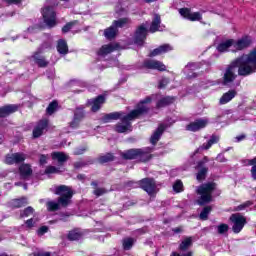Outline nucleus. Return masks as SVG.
<instances>
[{
    "mask_svg": "<svg viewBox=\"0 0 256 256\" xmlns=\"http://www.w3.org/2000/svg\"><path fill=\"white\" fill-rule=\"evenodd\" d=\"M51 157L54 161H58V163H65L69 159V156L63 152H54Z\"/></svg>",
    "mask_w": 256,
    "mask_h": 256,
    "instance_id": "cd10ccee",
    "label": "nucleus"
},
{
    "mask_svg": "<svg viewBox=\"0 0 256 256\" xmlns=\"http://www.w3.org/2000/svg\"><path fill=\"white\" fill-rule=\"evenodd\" d=\"M173 189L175 193H181L183 191V182L181 180H177L173 185Z\"/></svg>",
    "mask_w": 256,
    "mask_h": 256,
    "instance_id": "79ce46f5",
    "label": "nucleus"
},
{
    "mask_svg": "<svg viewBox=\"0 0 256 256\" xmlns=\"http://www.w3.org/2000/svg\"><path fill=\"white\" fill-rule=\"evenodd\" d=\"M169 51H173V46L170 44H163L158 48L152 50L149 54V57H157L159 55H165V53H169Z\"/></svg>",
    "mask_w": 256,
    "mask_h": 256,
    "instance_id": "dca6fc26",
    "label": "nucleus"
},
{
    "mask_svg": "<svg viewBox=\"0 0 256 256\" xmlns=\"http://www.w3.org/2000/svg\"><path fill=\"white\" fill-rule=\"evenodd\" d=\"M73 28V23H68L66 24L63 28L62 31L64 33H69V31H71V29Z\"/></svg>",
    "mask_w": 256,
    "mask_h": 256,
    "instance_id": "8fccbe9b",
    "label": "nucleus"
},
{
    "mask_svg": "<svg viewBox=\"0 0 256 256\" xmlns=\"http://www.w3.org/2000/svg\"><path fill=\"white\" fill-rule=\"evenodd\" d=\"M17 109H19V106H17V105H6V106L1 107L0 108V119L11 115V113H15V111H17Z\"/></svg>",
    "mask_w": 256,
    "mask_h": 256,
    "instance_id": "aec40b11",
    "label": "nucleus"
},
{
    "mask_svg": "<svg viewBox=\"0 0 256 256\" xmlns=\"http://www.w3.org/2000/svg\"><path fill=\"white\" fill-rule=\"evenodd\" d=\"M27 159V156L24 153H13V154H8L5 159V163L7 165H15L19 163H23Z\"/></svg>",
    "mask_w": 256,
    "mask_h": 256,
    "instance_id": "f8f14e48",
    "label": "nucleus"
},
{
    "mask_svg": "<svg viewBox=\"0 0 256 256\" xmlns=\"http://www.w3.org/2000/svg\"><path fill=\"white\" fill-rule=\"evenodd\" d=\"M103 103H105V96L103 95H100L97 98L91 100L90 101V105H92L91 111H93V113H97V111L101 109V105H103Z\"/></svg>",
    "mask_w": 256,
    "mask_h": 256,
    "instance_id": "6ab92c4d",
    "label": "nucleus"
},
{
    "mask_svg": "<svg viewBox=\"0 0 256 256\" xmlns=\"http://www.w3.org/2000/svg\"><path fill=\"white\" fill-rule=\"evenodd\" d=\"M19 173H20V177L22 179H27L28 177H31L33 170L31 169V165L29 164H22L19 167Z\"/></svg>",
    "mask_w": 256,
    "mask_h": 256,
    "instance_id": "5701e85b",
    "label": "nucleus"
},
{
    "mask_svg": "<svg viewBox=\"0 0 256 256\" xmlns=\"http://www.w3.org/2000/svg\"><path fill=\"white\" fill-rule=\"evenodd\" d=\"M233 43H234L233 39L226 40V41L220 43L218 45L217 49L220 53H225V51H228L229 49H231V47L233 49Z\"/></svg>",
    "mask_w": 256,
    "mask_h": 256,
    "instance_id": "a878e982",
    "label": "nucleus"
},
{
    "mask_svg": "<svg viewBox=\"0 0 256 256\" xmlns=\"http://www.w3.org/2000/svg\"><path fill=\"white\" fill-rule=\"evenodd\" d=\"M42 17L44 19L45 25L52 29L57 25V14L55 13V8L53 6H46L42 9Z\"/></svg>",
    "mask_w": 256,
    "mask_h": 256,
    "instance_id": "39448f33",
    "label": "nucleus"
},
{
    "mask_svg": "<svg viewBox=\"0 0 256 256\" xmlns=\"http://www.w3.org/2000/svg\"><path fill=\"white\" fill-rule=\"evenodd\" d=\"M167 83H169V80L167 79H162L159 83V89H163V87H165L167 85Z\"/></svg>",
    "mask_w": 256,
    "mask_h": 256,
    "instance_id": "864d4df0",
    "label": "nucleus"
},
{
    "mask_svg": "<svg viewBox=\"0 0 256 256\" xmlns=\"http://www.w3.org/2000/svg\"><path fill=\"white\" fill-rule=\"evenodd\" d=\"M55 195H60L58 202L50 201L47 203L48 211H59L61 207H67L73 198V190L66 185H60L55 188Z\"/></svg>",
    "mask_w": 256,
    "mask_h": 256,
    "instance_id": "7ed1b4c3",
    "label": "nucleus"
},
{
    "mask_svg": "<svg viewBox=\"0 0 256 256\" xmlns=\"http://www.w3.org/2000/svg\"><path fill=\"white\" fill-rule=\"evenodd\" d=\"M26 226L31 229V227H35V222L33 219H29L26 221Z\"/></svg>",
    "mask_w": 256,
    "mask_h": 256,
    "instance_id": "5fc2aeb1",
    "label": "nucleus"
},
{
    "mask_svg": "<svg viewBox=\"0 0 256 256\" xmlns=\"http://www.w3.org/2000/svg\"><path fill=\"white\" fill-rule=\"evenodd\" d=\"M147 1V3H151V1H153V0H146Z\"/></svg>",
    "mask_w": 256,
    "mask_h": 256,
    "instance_id": "69168bd1",
    "label": "nucleus"
},
{
    "mask_svg": "<svg viewBox=\"0 0 256 256\" xmlns=\"http://www.w3.org/2000/svg\"><path fill=\"white\" fill-rule=\"evenodd\" d=\"M237 96V91L236 90H230L222 95V97L219 100L220 105H227L229 101L235 99Z\"/></svg>",
    "mask_w": 256,
    "mask_h": 256,
    "instance_id": "412c9836",
    "label": "nucleus"
},
{
    "mask_svg": "<svg viewBox=\"0 0 256 256\" xmlns=\"http://www.w3.org/2000/svg\"><path fill=\"white\" fill-rule=\"evenodd\" d=\"M47 159H49V155H41L40 156V165H45L47 163Z\"/></svg>",
    "mask_w": 256,
    "mask_h": 256,
    "instance_id": "603ef678",
    "label": "nucleus"
},
{
    "mask_svg": "<svg viewBox=\"0 0 256 256\" xmlns=\"http://www.w3.org/2000/svg\"><path fill=\"white\" fill-rule=\"evenodd\" d=\"M6 3H9L10 5L11 4H14V5H17L19 3H21V0H5Z\"/></svg>",
    "mask_w": 256,
    "mask_h": 256,
    "instance_id": "13d9d810",
    "label": "nucleus"
},
{
    "mask_svg": "<svg viewBox=\"0 0 256 256\" xmlns=\"http://www.w3.org/2000/svg\"><path fill=\"white\" fill-rule=\"evenodd\" d=\"M92 185H94V187H97V184L95 182H92Z\"/></svg>",
    "mask_w": 256,
    "mask_h": 256,
    "instance_id": "0e129e2a",
    "label": "nucleus"
},
{
    "mask_svg": "<svg viewBox=\"0 0 256 256\" xmlns=\"http://www.w3.org/2000/svg\"><path fill=\"white\" fill-rule=\"evenodd\" d=\"M238 74L242 77H247L251 73L256 71V48L249 54H243L241 57L234 60L225 70L223 76V84L229 85L233 83L234 79H237Z\"/></svg>",
    "mask_w": 256,
    "mask_h": 256,
    "instance_id": "f257e3e1",
    "label": "nucleus"
},
{
    "mask_svg": "<svg viewBox=\"0 0 256 256\" xmlns=\"http://www.w3.org/2000/svg\"><path fill=\"white\" fill-rule=\"evenodd\" d=\"M131 23V20L129 18H121L119 20H116L113 22L114 27L117 29V27H125L126 25H129Z\"/></svg>",
    "mask_w": 256,
    "mask_h": 256,
    "instance_id": "f704fd0d",
    "label": "nucleus"
},
{
    "mask_svg": "<svg viewBox=\"0 0 256 256\" xmlns=\"http://www.w3.org/2000/svg\"><path fill=\"white\" fill-rule=\"evenodd\" d=\"M251 175H252V179H254V181H256V165L252 166Z\"/></svg>",
    "mask_w": 256,
    "mask_h": 256,
    "instance_id": "6e6d98bb",
    "label": "nucleus"
},
{
    "mask_svg": "<svg viewBox=\"0 0 256 256\" xmlns=\"http://www.w3.org/2000/svg\"><path fill=\"white\" fill-rule=\"evenodd\" d=\"M127 115H125L123 112H112L110 114H106L103 117V121L104 123H109V121H117V119H123V117H126Z\"/></svg>",
    "mask_w": 256,
    "mask_h": 256,
    "instance_id": "b1692460",
    "label": "nucleus"
},
{
    "mask_svg": "<svg viewBox=\"0 0 256 256\" xmlns=\"http://www.w3.org/2000/svg\"><path fill=\"white\" fill-rule=\"evenodd\" d=\"M62 1H69V0H62Z\"/></svg>",
    "mask_w": 256,
    "mask_h": 256,
    "instance_id": "338daca9",
    "label": "nucleus"
},
{
    "mask_svg": "<svg viewBox=\"0 0 256 256\" xmlns=\"http://www.w3.org/2000/svg\"><path fill=\"white\" fill-rule=\"evenodd\" d=\"M178 11L181 17L188 21H201L203 19L201 12H192L190 8H180Z\"/></svg>",
    "mask_w": 256,
    "mask_h": 256,
    "instance_id": "9b49d317",
    "label": "nucleus"
},
{
    "mask_svg": "<svg viewBox=\"0 0 256 256\" xmlns=\"http://www.w3.org/2000/svg\"><path fill=\"white\" fill-rule=\"evenodd\" d=\"M135 243V240L133 238H126L123 241V247L126 251H129L133 247V244Z\"/></svg>",
    "mask_w": 256,
    "mask_h": 256,
    "instance_id": "a19ab883",
    "label": "nucleus"
},
{
    "mask_svg": "<svg viewBox=\"0 0 256 256\" xmlns=\"http://www.w3.org/2000/svg\"><path fill=\"white\" fill-rule=\"evenodd\" d=\"M59 107V103H57V101H52L47 109H46V113L47 115H53V113H55V111H57V108Z\"/></svg>",
    "mask_w": 256,
    "mask_h": 256,
    "instance_id": "c9c22d12",
    "label": "nucleus"
},
{
    "mask_svg": "<svg viewBox=\"0 0 256 256\" xmlns=\"http://www.w3.org/2000/svg\"><path fill=\"white\" fill-rule=\"evenodd\" d=\"M217 231H218L219 235H224V233H227V231H229V225H227V224H220L217 227Z\"/></svg>",
    "mask_w": 256,
    "mask_h": 256,
    "instance_id": "c03bdc74",
    "label": "nucleus"
},
{
    "mask_svg": "<svg viewBox=\"0 0 256 256\" xmlns=\"http://www.w3.org/2000/svg\"><path fill=\"white\" fill-rule=\"evenodd\" d=\"M139 149H130L122 153L124 159H138Z\"/></svg>",
    "mask_w": 256,
    "mask_h": 256,
    "instance_id": "2f4dec72",
    "label": "nucleus"
},
{
    "mask_svg": "<svg viewBox=\"0 0 256 256\" xmlns=\"http://www.w3.org/2000/svg\"><path fill=\"white\" fill-rule=\"evenodd\" d=\"M230 221L233 223L232 231L235 233H241V231H243V227L247 225V218L240 213L232 214L230 216Z\"/></svg>",
    "mask_w": 256,
    "mask_h": 256,
    "instance_id": "0eeeda50",
    "label": "nucleus"
},
{
    "mask_svg": "<svg viewBox=\"0 0 256 256\" xmlns=\"http://www.w3.org/2000/svg\"><path fill=\"white\" fill-rule=\"evenodd\" d=\"M10 205L14 209H19L21 207H25V205H27V199L25 197L13 199V200H11Z\"/></svg>",
    "mask_w": 256,
    "mask_h": 256,
    "instance_id": "bb28decb",
    "label": "nucleus"
},
{
    "mask_svg": "<svg viewBox=\"0 0 256 256\" xmlns=\"http://www.w3.org/2000/svg\"><path fill=\"white\" fill-rule=\"evenodd\" d=\"M107 191L104 188H98L94 190V194H96L97 197H101V195H105Z\"/></svg>",
    "mask_w": 256,
    "mask_h": 256,
    "instance_id": "09e8293b",
    "label": "nucleus"
},
{
    "mask_svg": "<svg viewBox=\"0 0 256 256\" xmlns=\"http://www.w3.org/2000/svg\"><path fill=\"white\" fill-rule=\"evenodd\" d=\"M157 31H161V16H159L158 14H155L153 21L150 25L149 32L157 33Z\"/></svg>",
    "mask_w": 256,
    "mask_h": 256,
    "instance_id": "4be33fe9",
    "label": "nucleus"
},
{
    "mask_svg": "<svg viewBox=\"0 0 256 256\" xmlns=\"http://www.w3.org/2000/svg\"><path fill=\"white\" fill-rule=\"evenodd\" d=\"M149 103H151V97H147L141 101L137 109L132 110L129 114L122 117L121 123L116 124L115 131L117 133H127V131H131V121H135V119H139L141 115H145V113L149 111Z\"/></svg>",
    "mask_w": 256,
    "mask_h": 256,
    "instance_id": "f03ea898",
    "label": "nucleus"
},
{
    "mask_svg": "<svg viewBox=\"0 0 256 256\" xmlns=\"http://www.w3.org/2000/svg\"><path fill=\"white\" fill-rule=\"evenodd\" d=\"M35 210L33 207L29 206L26 209H24L23 213L21 214V217H29L30 215H33V212Z\"/></svg>",
    "mask_w": 256,
    "mask_h": 256,
    "instance_id": "de8ad7c7",
    "label": "nucleus"
},
{
    "mask_svg": "<svg viewBox=\"0 0 256 256\" xmlns=\"http://www.w3.org/2000/svg\"><path fill=\"white\" fill-rule=\"evenodd\" d=\"M83 151H85V149L84 150H76L75 155H81L83 153Z\"/></svg>",
    "mask_w": 256,
    "mask_h": 256,
    "instance_id": "e2e57ef3",
    "label": "nucleus"
},
{
    "mask_svg": "<svg viewBox=\"0 0 256 256\" xmlns=\"http://www.w3.org/2000/svg\"><path fill=\"white\" fill-rule=\"evenodd\" d=\"M253 205L252 201H246L243 204L237 206L236 211H243V209H247V207H251Z\"/></svg>",
    "mask_w": 256,
    "mask_h": 256,
    "instance_id": "49530a36",
    "label": "nucleus"
},
{
    "mask_svg": "<svg viewBox=\"0 0 256 256\" xmlns=\"http://www.w3.org/2000/svg\"><path fill=\"white\" fill-rule=\"evenodd\" d=\"M207 175V168H201V170L197 173L196 179L198 181H203Z\"/></svg>",
    "mask_w": 256,
    "mask_h": 256,
    "instance_id": "37998d69",
    "label": "nucleus"
},
{
    "mask_svg": "<svg viewBox=\"0 0 256 256\" xmlns=\"http://www.w3.org/2000/svg\"><path fill=\"white\" fill-rule=\"evenodd\" d=\"M49 231V228L47 226H42L38 229V235H45Z\"/></svg>",
    "mask_w": 256,
    "mask_h": 256,
    "instance_id": "3c124183",
    "label": "nucleus"
},
{
    "mask_svg": "<svg viewBox=\"0 0 256 256\" xmlns=\"http://www.w3.org/2000/svg\"><path fill=\"white\" fill-rule=\"evenodd\" d=\"M80 237H83V233L79 229L72 230L68 233L69 241H79Z\"/></svg>",
    "mask_w": 256,
    "mask_h": 256,
    "instance_id": "72a5a7b5",
    "label": "nucleus"
},
{
    "mask_svg": "<svg viewBox=\"0 0 256 256\" xmlns=\"http://www.w3.org/2000/svg\"><path fill=\"white\" fill-rule=\"evenodd\" d=\"M37 256H51V254L49 252H40Z\"/></svg>",
    "mask_w": 256,
    "mask_h": 256,
    "instance_id": "bf43d9fd",
    "label": "nucleus"
},
{
    "mask_svg": "<svg viewBox=\"0 0 256 256\" xmlns=\"http://www.w3.org/2000/svg\"><path fill=\"white\" fill-rule=\"evenodd\" d=\"M47 127H49V120L42 119L40 120L33 129V137L37 139L43 135L44 131H47Z\"/></svg>",
    "mask_w": 256,
    "mask_h": 256,
    "instance_id": "4468645a",
    "label": "nucleus"
},
{
    "mask_svg": "<svg viewBox=\"0 0 256 256\" xmlns=\"http://www.w3.org/2000/svg\"><path fill=\"white\" fill-rule=\"evenodd\" d=\"M57 51L61 55H67V53H69V47L67 46V42L65 40L58 41Z\"/></svg>",
    "mask_w": 256,
    "mask_h": 256,
    "instance_id": "c85d7f7f",
    "label": "nucleus"
},
{
    "mask_svg": "<svg viewBox=\"0 0 256 256\" xmlns=\"http://www.w3.org/2000/svg\"><path fill=\"white\" fill-rule=\"evenodd\" d=\"M237 141H243V139H245V135H241L236 137Z\"/></svg>",
    "mask_w": 256,
    "mask_h": 256,
    "instance_id": "680f3d73",
    "label": "nucleus"
},
{
    "mask_svg": "<svg viewBox=\"0 0 256 256\" xmlns=\"http://www.w3.org/2000/svg\"><path fill=\"white\" fill-rule=\"evenodd\" d=\"M79 119H83V110L81 109H77L75 114H74V121L71 122L70 127H77V121H79Z\"/></svg>",
    "mask_w": 256,
    "mask_h": 256,
    "instance_id": "e433bc0d",
    "label": "nucleus"
},
{
    "mask_svg": "<svg viewBox=\"0 0 256 256\" xmlns=\"http://www.w3.org/2000/svg\"><path fill=\"white\" fill-rule=\"evenodd\" d=\"M209 213H211V206L204 207V209L200 213V219L202 221H207V219L209 217Z\"/></svg>",
    "mask_w": 256,
    "mask_h": 256,
    "instance_id": "58836bf2",
    "label": "nucleus"
},
{
    "mask_svg": "<svg viewBox=\"0 0 256 256\" xmlns=\"http://www.w3.org/2000/svg\"><path fill=\"white\" fill-rule=\"evenodd\" d=\"M193 243V240L191 238H186L182 241L180 244L181 251H185L186 249H189Z\"/></svg>",
    "mask_w": 256,
    "mask_h": 256,
    "instance_id": "ea45409f",
    "label": "nucleus"
},
{
    "mask_svg": "<svg viewBox=\"0 0 256 256\" xmlns=\"http://www.w3.org/2000/svg\"><path fill=\"white\" fill-rule=\"evenodd\" d=\"M151 153H153V149L151 148L138 149V161H142V163L149 161L151 159Z\"/></svg>",
    "mask_w": 256,
    "mask_h": 256,
    "instance_id": "a211bd4d",
    "label": "nucleus"
},
{
    "mask_svg": "<svg viewBox=\"0 0 256 256\" xmlns=\"http://www.w3.org/2000/svg\"><path fill=\"white\" fill-rule=\"evenodd\" d=\"M117 49H119V44L117 43L106 44L99 49L98 55H109V53H113V51H117Z\"/></svg>",
    "mask_w": 256,
    "mask_h": 256,
    "instance_id": "f3484780",
    "label": "nucleus"
},
{
    "mask_svg": "<svg viewBox=\"0 0 256 256\" xmlns=\"http://www.w3.org/2000/svg\"><path fill=\"white\" fill-rule=\"evenodd\" d=\"M217 189V184L215 182H208L200 185L196 193L200 195V198L197 200L198 205H207L213 201V191Z\"/></svg>",
    "mask_w": 256,
    "mask_h": 256,
    "instance_id": "20e7f679",
    "label": "nucleus"
},
{
    "mask_svg": "<svg viewBox=\"0 0 256 256\" xmlns=\"http://www.w3.org/2000/svg\"><path fill=\"white\" fill-rule=\"evenodd\" d=\"M115 159V157L113 156V154L108 153L106 155L100 156L98 161L99 163H109L111 161H113Z\"/></svg>",
    "mask_w": 256,
    "mask_h": 256,
    "instance_id": "4c0bfd02",
    "label": "nucleus"
},
{
    "mask_svg": "<svg viewBox=\"0 0 256 256\" xmlns=\"http://www.w3.org/2000/svg\"><path fill=\"white\" fill-rule=\"evenodd\" d=\"M51 43H44L42 46L32 55L31 59L34 63L41 68H45L49 65V61L45 59V56H41L43 50L50 49Z\"/></svg>",
    "mask_w": 256,
    "mask_h": 256,
    "instance_id": "423d86ee",
    "label": "nucleus"
},
{
    "mask_svg": "<svg viewBox=\"0 0 256 256\" xmlns=\"http://www.w3.org/2000/svg\"><path fill=\"white\" fill-rule=\"evenodd\" d=\"M215 143H219V136H217V135H212L211 137H210V139L208 140V142L205 144H203L202 146H201V149H205V150H207V149H211V147L213 146V145H215Z\"/></svg>",
    "mask_w": 256,
    "mask_h": 256,
    "instance_id": "473e14b6",
    "label": "nucleus"
},
{
    "mask_svg": "<svg viewBox=\"0 0 256 256\" xmlns=\"http://www.w3.org/2000/svg\"><path fill=\"white\" fill-rule=\"evenodd\" d=\"M148 27H149V22H146L137 28L135 32L136 45H143V43L145 42V39H147V33L149 32V30L147 29Z\"/></svg>",
    "mask_w": 256,
    "mask_h": 256,
    "instance_id": "9d476101",
    "label": "nucleus"
},
{
    "mask_svg": "<svg viewBox=\"0 0 256 256\" xmlns=\"http://www.w3.org/2000/svg\"><path fill=\"white\" fill-rule=\"evenodd\" d=\"M143 66L146 69H155L156 71H166L167 70V66H165V64H163V62H161L159 60L147 59L144 61Z\"/></svg>",
    "mask_w": 256,
    "mask_h": 256,
    "instance_id": "ddd939ff",
    "label": "nucleus"
},
{
    "mask_svg": "<svg viewBox=\"0 0 256 256\" xmlns=\"http://www.w3.org/2000/svg\"><path fill=\"white\" fill-rule=\"evenodd\" d=\"M175 102V97H164L161 100L158 101L157 107L158 109H161V107H167V105H171V103Z\"/></svg>",
    "mask_w": 256,
    "mask_h": 256,
    "instance_id": "7c9ffc66",
    "label": "nucleus"
},
{
    "mask_svg": "<svg viewBox=\"0 0 256 256\" xmlns=\"http://www.w3.org/2000/svg\"><path fill=\"white\" fill-rule=\"evenodd\" d=\"M45 173H46V175H51L53 173H59V168H57L55 166H48L45 169Z\"/></svg>",
    "mask_w": 256,
    "mask_h": 256,
    "instance_id": "a18cd8bd",
    "label": "nucleus"
},
{
    "mask_svg": "<svg viewBox=\"0 0 256 256\" xmlns=\"http://www.w3.org/2000/svg\"><path fill=\"white\" fill-rule=\"evenodd\" d=\"M163 131H165V126L163 124H160L157 130L153 133V135L150 138V142L152 143V145H156L159 139H161V135H163Z\"/></svg>",
    "mask_w": 256,
    "mask_h": 256,
    "instance_id": "393cba45",
    "label": "nucleus"
},
{
    "mask_svg": "<svg viewBox=\"0 0 256 256\" xmlns=\"http://www.w3.org/2000/svg\"><path fill=\"white\" fill-rule=\"evenodd\" d=\"M116 36L117 28L113 24L104 31V37H106V39H115Z\"/></svg>",
    "mask_w": 256,
    "mask_h": 256,
    "instance_id": "c756f323",
    "label": "nucleus"
},
{
    "mask_svg": "<svg viewBox=\"0 0 256 256\" xmlns=\"http://www.w3.org/2000/svg\"><path fill=\"white\" fill-rule=\"evenodd\" d=\"M207 123H209L207 119H198L188 124L186 126V130L193 131V132L199 131L200 129H205V127H207Z\"/></svg>",
    "mask_w": 256,
    "mask_h": 256,
    "instance_id": "2eb2a0df",
    "label": "nucleus"
},
{
    "mask_svg": "<svg viewBox=\"0 0 256 256\" xmlns=\"http://www.w3.org/2000/svg\"><path fill=\"white\" fill-rule=\"evenodd\" d=\"M139 186L141 189L146 191L150 197H153L157 193V185L155 184V180L151 178H145L139 182Z\"/></svg>",
    "mask_w": 256,
    "mask_h": 256,
    "instance_id": "1a4fd4ad",
    "label": "nucleus"
},
{
    "mask_svg": "<svg viewBox=\"0 0 256 256\" xmlns=\"http://www.w3.org/2000/svg\"><path fill=\"white\" fill-rule=\"evenodd\" d=\"M247 165H252L253 167H255L256 165V157L250 160H246Z\"/></svg>",
    "mask_w": 256,
    "mask_h": 256,
    "instance_id": "4d7b16f0",
    "label": "nucleus"
},
{
    "mask_svg": "<svg viewBox=\"0 0 256 256\" xmlns=\"http://www.w3.org/2000/svg\"><path fill=\"white\" fill-rule=\"evenodd\" d=\"M233 49L231 51H243V49H247V47L251 46L253 43V38L249 35L242 36L238 40H233Z\"/></svg>",
    "mask_w": 256,
    "mask_h": 256,
    "instance_id": "6e6552de",
    "label": "nucleus"
},
{
    "mask_svg": "<svg viewBox=\"0 0 256 256\" xmlns=\"http://www.w3.org/2000/svg\"><path fill=\"white\" fill-rule=\"evenodd\" d=\"M173 231H174V233H181V231H183V228H181V227L174 228Z\"/></svg>",
    "mask_w": 256,
    "mask_h": 256,
    "instance_id": "052dcab7",
    "label": "nucleus"
}]
</instances>
